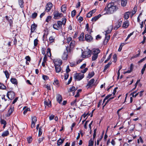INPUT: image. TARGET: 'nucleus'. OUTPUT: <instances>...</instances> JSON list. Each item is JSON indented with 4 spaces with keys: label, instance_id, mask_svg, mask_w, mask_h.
<instances>
[{
    "label": "nucleus",
    "instance_id": "f257e3e1",
    "mask_svg": "<svg viewBox=\"0 0 146 146\" xmlns=\"http://www.w3.org/2000/svg\"><path fill=\"white\" fill-rule=\"evenodd\" d=\"M116 3L111 2L108 4L107 5V12L108 13L112 14L116 11L118 9Z\"/></svg>",
    "mask_w": 146,
    "mask_h": 146
},
{
    "label": "nucleus",
    "instance_id": "f03ea898",
    "mask_svg": "<svg viewBox=\"0 0 146 146\" xmlns=\"http://www.w3.org/2000/svg\"><path fill=\"white\" fill-rule=\"evenodd\" d=\"M100 50L98 48H94L92 50L91 55H92V61H95L97 58L98 54L100 53Z\"/></svg>",
    "mask_w": 146,
    "mask_h": 146
},
{
    "label": "nucleus",
    "instance_id": "7ed1b4c3",
    "mask_svg": "<svg viewBox=\"0 0 146 146\" xmlns=\"http://www.w3.org/2000/svg\"><path fill=\"white\" fill-rule=\"evenodd\" d=\"M84 77V74L80 73H76L74 74V78L77 81H80Z\"/></svg>",
    "mask_w": 146,
    "mask_h": 146
},
{
    "label": "nucleus",
    "instance_id": "20e7f679",
    "mask_svg": "<svg viewBox=\"0 0 146 146\" xmlns=\"http://www.w3.org/2000/svg\"><path fill=\"white\" fill-rule=\"evenodd\" d=\"M66 19L64 17L62 19V21H57V25L60 29L62 28V25L64 26L66 23Z\"/></svg>",
    "mask_w": 146,
    "mask_h": 146
},
{
    "label": "nucleus",
    "instance_id": "39448f33",
    "mask_svg": "<svg viewBox=\"0 0 146 146\" xmlns=\"http://www.w3.org/2000/svg\"><path fill=\"white\" fill-rule=\"evenodd\" d=\"M54 18L55 19H58L63 16V15L57 11H55L53 12Z\"/></svg>",
    "mask_w": 146,
    "mask_h": 146
},
{
    "label": "nucleus",
    "instance_id": "423d86ee",
    "mask_svg": "<svg viewBox=\"0 0 146 146\" xmlns=\"http://www.w3.org/2000/svg\"><path fill=\"white\" fill-rule=\"evenodd\" d=\"M92 50H88V51H85L82 53V56L83 58H87L91 56Z\"/></svg>",
    "mask_w": 146,
    "mask_h": 146
},
{
    "label": "nucleus",
    "instance_id": "0eeeda50",
    "mask_svg": "<svg viewBox=\"0 0 146 146\" xmlns=\"http://www.w3.org/2000/svg\"><path fill=\"white\" fill-rule=\"evenodd\" d=\"M7 96L9 99L10 100H12L15 97V93L13 91H10L8 92Z\"/></svg>",
    "mask_w": 146,
    "mask_h": 146
},
{
    "label": "nucleus",
    "instance_id": "6e6552de",
    "mask_svg": "<svg viewBox=\"0 0 146 146\" xmlns=\"http://www.w3.org/2000/svg\"><path fill=\"white\" fill-rule=\"evenodd\" d=\"M95 81V80L94 78L91 79L88 82L86 86L87 87V88H91L93 86V84Z\"/></svg>",
    "mask_w": 146,
    "mask_h": 146
},
{
    "label": "nucleus",
    "instance_id": "1a4fd4ad",
    "mask_svg": "<svg viewBox=\"0 0 146 146\" xmlns=\"http://www.w3.org/2000/svg\"><path fill=\"white\" fill-rule=\"evenodd\" d=\"M68 51L67 48L66 47V50H65L63 53L62 56V58L64 60H66L68 58Z\"/></svg>",
    "mask_w": 146,
    "mask_h": 146
},
{
    "label": "nucleus",
    "instance_id": "9d476101",
    "mask_svg": "<svg viewBox=\"0 0 146 146\" xmlns=\"http://www.w3.org/2000/svg\"><path fill=\"white\" fill-rule=\"evenodd\" d=\"M52 7V4L51 2H48L46 5V11L47 12L50 11Z\"/></svg>",
    "mask_w": 146,
    "mask_h": 146
},
{
    "label": "nucleus",
    "instance_id": "9b49d317",
    "mask_svg": "<svg viewBox=\"0 0 146 146\" xmlns=\"http://www.w3.org/2000/svg\"><path fill=\"white\" fill-rule=\"evenodd\" d=\"M85 39L88 42H90L93 40L92 37L90 35L88 34L85 35Z\"/></svg>",
    "mask_w": 146,
    "mask_h": 146
},
{
    "label": "nucleus",
    "instance_id": "f8f14e48",
    "mask_svg": "<svg viewBox=\"0 0 146 146\" xmlns=\"http://www.w3.org/2000/svg\"><path fill=\"white\" fill-rule=\"evenodd\" d=\"M6 18L7 20H8L9 22L10 26L11 27H13V18L11 17H8L6 16Z\"/></svg>",
    "mask_w": 146,
    "mask_h": 146
},
{
    "label": "nucleus",
    "instance_id": "ddd939ff",
    "mask_svg": "<svg viewBox=\"0 0 146 146\" xmlns=\"http://www.w3.org/2000/svg\"><path fill=\"white\" fill-rule=\"evenodd\" d=\"M54 66H60L62 64V60H57L54 62Z\"/></svg>",
    "mask_w": 146,
    "mask_h": 146
},
{
    "label": "nucleus",
    "instance_id": "4468645a",
    "mask_svg": "<svg viewBox=\"0 0 146 146\" xmlns=\"http://www.w3.org/2000/svg\"><path fill=\"white\" fill-rule=\"evenodd\" d=\"M129 26V21H128L127 20L123 22L122 25V27L124 29H126Z\"/></svg>",
    "mask_w": 146,
    "mask_h": 146
},
{
    "label": "nucleus",
    "instance_id": "2eb2a0df",
    "mask_svg": "<svg viewBox=\"0 0 146 146\" xmlns=\"http://www.w3.org/2000/svg\"><path fill=\"white\" fill-rule=\"evenodd\" d=\"M56 100L60 104L62 101V96L60 94H57L56 96Z\"/></svg>",
    "mask_w": 146,
    "mask_h": 146
},
{
    "label": "nucleus",
    "instance_id": "dca6fc26",
    "mask_svg": "<svg viewBox=\"0 0 146 146\" xmlns=\"http://www.w3.org/2000/svg\"><path fill=\"white\" fill-rule=\"evenodd\" d=\"M44 104L45 106H48V107H50L51 105V102L48 99V100H46V101H44Z\"/></svg>",
    "mask_w": 146,
    "mask_h": 146
},
{
    "label": "nucleus",
    "instance_id": "f3484780",
    "mask_svg": "<svg viewBox=\"0 0 146 146\" xmlns=\"http://www.w3.org/2000/svg\"><path fill=\"white\" fill-rule=\"evenodd\" d=\"M76 90L77 88L74 86H72L70 87L68 89V91L69 92H74L76 91Z\"/></svg>",
    "mask_w": 146,
    "mask_h": 146
},
{
    "label": "nucleus",
    "instance_id": "a211bd4d",
    "mask_svg": "<svg viewBox=\"0 0 146 146\" xmlns=\"http://www.w3.org/2000/svg\"><path fill=\"white\" fill-rule=\"evenodd\" d=\"M14 111V109L13 107H11L10 108L7 114V116L9 117L13 111Z\"/></svg>",
    "mask_w": 146,
    "mask_h": 146
},
{
    "label": "nucleus",
    "instance_id": "6ab92c4d",
    "mask_svg": "<svg viewBox=\"0 0 146 146\" xmlns=\"http://www.w3.org/2000/svg\"><path fill=\"white\" fill-rule=\"evenodd\" d=\"M112 62L111 61L109 62L108 63L105 65L104 67L103 72H105L107 69H108L111 64Z\"/></svg>",
    "mask_w": 146,
    "mask_h": 146
},
{
    "label": "nucleus",
    "instance_id": "aec40b11",
    "mask_svg": "<svg viewBox=\"0 0 146 146\" xmlns=\"http://www.w3.org/2000/svg\"><path fill=\"white\" fill-rule=\"evenodd\" d=\"M37 25L34 24L31 25V32H33L36 29Z\"/></svg>",
    "mask_w": 146,
    "mask_h": 146
},
{
    "label": "nucleus",
    "instance_id": "412c9836",
    "mask_svg": "<svg viewBox=\"0 0 146 146\" xmlns=\"http://www.w3.org/2000/svg\"><path fill=\"white\" fill-rule=\"evenodd\" d=\"M64 139H59L57 141V144L58 145H61L64 142Z\"/></svg>",
    "mask_w": 146,
    "mask_h": 146
},
{
    "label": "nucleus",
    "instance_id": "4be33fe9",
    "mask_svg": "<svg viewBox=\"0 0 146 146\" xmlns=\"http://www.w3.org/2000/svg\"><path fill=\"white\" fill-rule=\"evenodd\" d=\"M55 69L56 72L59 73L61 71V69L60 68V66H55Z\"/></svg>",
    "mask_w": 146,
    "mask_h": 146
},
{
    "label": "nucleus",
    "instance_id": "5701e85b",
    "mask_svg": "<svg viewBox=\"0 0 146 146\" xmlns=\"http://www.w3.org/2000/svg\"><path fill=\"white\" fill-rule=\"evenodd\" d=\"M94 75V72L92 71L90 72H89L88 74L87 78L89 79L92 77Z\"/></svg>",
    "mask_w": 146,
    "mask_h": 146
},
{
    "label": "nucleus",
    "instance_id": "b1692460",
    "mask_svg": "<svg viewBox=\"0 0 146 146\" xmlns=\"http://www.w3.org/2000/svg\"><path fill=\"white\" fill-rule=\"evenodd\" d=\"M47 57L46 56H45L43 58V62H42V65L44 67L45 66V63L47 60Z\"/></svg>",
    "mask_w": 146,
    "mask_h": 146
},
{
    "label": "nucleus",
    "instance_id": "393cba45",
    "mask_svg": "<svg viewBox=\"0 0 146 146\" xmlns=\"http://www.w3.org/2000/svg\"><path fill=\"white\" fill-rule=\"evenodd\" d=\"M66 10V6L65 5H62L61 7V11L64 13Z\"/></svg>",
    "mask_w": 146,
    "mask_h": 146
},
{
    "label": "nucleus",
    "instance_id": "a878e982",
    "mask_svg": "<svg viewBox=\"0 0 146 146\" xmlns=\"http://www.w3.org/2000/svg\"><path fill=\"white\" fill-rule=\"evenodd\" d=\"M9 132L7 130L4 131L1 135V136L3 137L9 135Z\"/></svg>",
    "mask_w": 146,
    "mask_h": 146
},
{
    "label": "nucleus",
    "instance_id": "bb28decb",
    "mask_svg": "<svg viewBox=\"0 0 146 146\" xmlns=\"http://www.w3.org/2000/svg\"><path fill=\"white\" fill-rule=\"evenodd\" d=\"M55 37L52 36H50L49 38V41L50 43H52L54 42Z\"/></svg>",
    "mask_w": 146,
    "mask_h": 146
},
{
    "label": "nucleus",
    "instance_id": "cd10ccee",
    "mask_svg": "<svg viewBox=\"0 0 146 146\" xmlns=\"http://www.w3.org/2000/svg\"><path fill=\"white\" fill-rule=\"evenodd\" d=\"M127 3V0H121V5L123 7L125 6Z\"/></svg>",
    "mask_w": 146,
    "mask_h": 146
},
{
    "label": "nucleus",
    "instance_id": "c85d7f7f",
    "mask_svg": "<svg viewBox=\"0 0 146 146\" xmlns=\"http://www.w3.org/2000/svg\"><path fill=\"white\" fill-rule=\"evenodd\" d=\"M130 14V13L129 12H126L124 15V17L125 19H127L129 17V15Z\"/></svg>",
    "mask_w": 146,
    "mask_h": 146
},
{
    "label": "nucleus",
    "instance_id": "c756f323",
    "mask_svg": "<svg viewBox=\"0 0 146 146\" xmlns=\"http://www.w3.org/2000/svg\"><path fill=\"white\" fill-rule=\"evenodd\" d=\"M11 82L13 84H16L17 83V80L15 78H11Z\"/></svg>",
    "mask_w": 146,
    "mask_h": 146
},
{
    "label": "nucleus",
    "instance_id": "7c9ffc66",
    "mask_svg": "<svg viewBox=\"0 0 146 146\" xmlns=\"http://www.w3.org/2000/svg\"><path fill=\"white\" fill-rule=\"evenodd\" d=\"M107 35V34H106V37L104 40L105 42H106V43L108 42L110 38V35Z\"/></svg>",
    "mask_w": 146,
    "mask_h": 146
},
{
    "label": "nucleus",
    "instance_id": "2f4dec72",
    "mask_svg": "<svg viewBox=\"0 0 146 146\" xmlns=\"http://www.w3.org/2000/svg\"><path fill=\"white\" fill-rule=\"evenodd\" d=\"M75 42L74 40H72L70 44V48H72L75 45Z\"/></svg>",
    "mask_w": 146,
    "mask_h": 146
},
{
    "label": "nucleus",
    "instance_id": "473e14b6",
    "mask_svg": "<svg viewBox=\"0 0 146 146\" xmlns=\"http://www.w3.org/2000/svg\"><path fill=\"white\" fill-rule=\"evenodd\" d=\"M19 4L20 6V7L22 8L23 7V0H18Z\"/></svg>",
    "mask_w": 146,
    "mask_h": 146
},
{
    "label": "nucleus",
    "instance_id": "72a5a7b5",
    "mask_svg": "<svg viewBox=\"0 0 146 146\" xmlns=\"http://www.w3.org/2000/svg\"><path fill=\"white\" fill-rule=\"evenodd\" d=\"M84 38V34L83 33L81 34L78 38L80 41H83Z\"/></svg>",
    "mask_w": 146,
    "mask_h": 146
},
{
    "label": "nucleus",
    "instance_id": "f704fd0d",
    "mask_svg": "<svg viewBox=\"0 0 146 146\" xmlns=\"http://www.w3.org/2000/svg\"><path fill=\"white\" fill-rule=\"evenodd\" d=\"M47 54L48 56L49 57H50L51 56L50 52V49L49 48H47Z\"/></svg>",
    "mask_w": 146,
    "mask_h": 146
},
{
    "label": "nucleus",
    "instance_id": "c9c22d12",
    "mask_svg": "<svg viewBox=\"0 0 146 146\" xmlns=\"http://www.w3.org/2000/svg\"><path fill=\"white\" fill-rule=\"evenodd\" d=\"M112 30V28L111 27H109L108 28V29L106 30V31H105L106 34H108L109 33H111Z\"/></svg>",
    "mask_w": 146,
    "mask_h": 146
},
{
    "label": "nucleus",
    "instance_id": "e433bc0d",
    "mask_svg": "<svg viewBox=\"0 0 146 146\" xmlns=\"http://www.w3.org/2000/svg\"><path fill=\"white\" fill-rule=\"evenodd\" d=\"M53 28L55 29L58 30L60 29L59 27H58L57 24H54L53 25Z\"/></svg>",
    "mask_w": 146,
    "mask_h": 146
},
{
    "label": "nucleus",
    "instance_id": "4c0bfd02",
    "mask_svg": "<svg viewBox=\"0 0 146 146\" xmlns=\"http://www.w3.org/2000/svg\"><path fill=\"white\" fill-rule=\"evenodd\" d=\"M31 119L32 122L35 123L37 121L36 117L34 116H32L31 117Z\"/></svg>",
    "mask_w": 146,
    "mask_h": 146
},
{
    "label": "nucleus",
    "instance_id": "58836bf2",
    "mask_svg": "<svg viewBox=\"0 0 146 146\" xmlns=\"http://www.w3.org/2000/svg\"><path fill=\"white\" fill-rule=\"evenodd\" d=\"M32 140L33 138L31 137H28L27 138V140L29 143H31Z\"/></svg>",
    "mask_w": 146,
    "mask_h": 146
},
{
    "label": "nucleus",
    "instance_id": "ea45409f",
    "mask_svg": "<svg viewBox=\"0 0 146 146\" xmlns=\"http://www.w3.org/2000/svg\"><path fill=\"white\" fill-rule=\"evenodd\" d=\"M94 143V140L91 139L89 141V145L88 146H92Z\"/></svg>",
    "mask_w": 146,
    "mask_h": 146
},
{
    "label": "nucleus",
    "instance_id": "a19ab883",
    "mask_svg": "<svg viewBox=\"0 0 146 146\" xmlns=\"http://www.w3.org/2000/svg\"><path fill=\"white\" fill-rule=\"evenodd\" d=\"M122 20H120L119 22L118 23L117 25L116 26V27L115 28H116V29H118L119 27H120L121 25V23H122Z\"/></svg>",
    "mask_w": 146,
    "mask_h": 146
},
{
    "label": "nucleus",
    "instance_id": "79ce46f5",
    "mask_svg": "<svg viewBox=\"0 0 146 146\" xmlns=\"http://www.w3.org/2000/svg\"><path fill=\"white\" fill-rule=\"evenodd\" d=\"M6 87L3 84L0 83V89L4 90L5 89Z\"/></svg>",
    "mask_w": 146,
    "mask_h": 146
},
{
    "label": "nucleus",
    "instance_id": "37998d69",
    "mask_svg": "<svg viewBox=\"0 0 146 146\" xmlns=\"http://www.w3.org/2000/svg\"><path fill=\"white\" fill-rule=\"evenodd\" d=\"M38 40L37 39H35L34 41V44L35 46H36L38 43Z\"/></svg>",
    "mask_w": 146,
    "mask_h": 146
},
{
    "label": "nucleus",
    "instance_id": "c03bdc74",
    "mask_svg": "<svg viewBox=\"0 0 146 146\" xmlns=\"http://www.w3.org/2000/svg\"><path fill=\"white\" fill-rule=\"evenodd\" d=\"M4 72L5 74L6 77L7 78H9V74L7 70H6L5 71H4Z\"/></svg>",
    "mask_w": 146,
    "mask_h": 146
},
{
    "label": "nucleus",
    "instance_id": "a18cd8bd",
    "mask_svg": "<svg viewBox=\"0 0 146 146\" xmlns=\"http://www.w3.org/2000/svg\"><path fill=\"white\" fill-rule=\"evenodd\" d=\"M88 70V68H85L84 69L82 70L81 71V73H82L83 74L84 73H86V72Z\"/></svg>",
    "mask_w": 146,
    "mask_h": 146
},
{
    "label": "nucleus",
    "instance_id": "49530a36",
    "mask_svg": "<svg viewBox=\"0 0 146 146\" xmlns=\"http://www.w3.org/2000/svg\"><path fill=\"white\" fill-rule=\"evenodd\" d=\"M89 25L88 23H87L86 25V28L87 31H88L89 33L90 34L91 33V31H90L89 30Z\"/></svg>",
    "mask_w": 146,
    "mask_h": 146
},
{
    "label": "nucleus",
    "instance_id": "de8ad7c7",
    "mask_svg": "<svg viewBox=\"0 0 146 146\" xmlns=\"http://www.w3.org/2000/svg\"><path fill=\"white\" fill-rule=\"evenodd\" d=\"M133 34V33H130V34H129L127 38H126V39H125V41H126L128 39L130 38V37Z\"/></svg>",
    "mask_w": 146,
    "mask_h": 146
},
{
    "label": "nucleus",
    "instance_id": "09e8293b",
    "mask_svg": "<svg viewBox=\"0 0 146 146\" xmlns=\"http://www.w3.org/2000/svg\"><path fill=\"white\" fill-rule=\"evenodd\" d=\"M76 99L72 102L70 104L71 106H74L76 104Z\"/></svg>",
    "mask_w": 146,
    "mask_h": 146
},
{
    "label": "nucleus",
    "instance_id": "8fccbe9b",
    "mask_svg": "<svg viewBox=\"0 0 146 146\" xmlns=\"http://www.w3.org/2000/svg\"><path fill=\"white\" fill-rule=\"evenodd\" d=\"M113 97L110 98L105 103V104L103 106V108H104V107L109 102L110 100L113 99Z\"/></svg>",
    "mask_w": 146,
    "mask_h": 146
},
{
    "label": "nucleus",
    "instance_id": "3c124183",
    "mask_svg": "<svg viewBox=\"0 0 146 146\" xmlns=\"http://www.w3.org/2000/svg\"><path fill=\"white\" fill-rule=\"evenodd\" d=\"M92 14L91 12H89L87 15V17L88 18L92 16Z\"/></svg>",
    "mask_w": 146,
    "mask_h": 146
},
{
    "label": "nucleus",
    "instance_id": "603ef678",
    "mask_svg": "<svg viewBox=\"0 0 146 146\" xmlns=\"http://www.w3.org/2000/svg\"><path fill=\"white\" fill-rule=\"evenodd\" d=\"M51 17L50 16H48L46 19V21L48 22L51 20Z\"/></svg>",
    "mask_w": 146,
    "mask_h": 146
},
{
    "label": "nucleus",
    "instance_id": "864d4df0",
    "mask_svg": "<svg viewBox=\"0 0 146 146\" xmlns=\"http://www.w3.org/2000/svg\"><path fill=\"white\" fill-rule=\"evenodd\" d=\"M30 111V109L29 108H27V109H25L23 113L24 114H25L27 111Z\"/></svg>",
    "mask_w": 146,
    "mask_h": 146
},
{
    "label": "nucleus",
    "instance_id": "5fc2aeb1",
    "mask_svg": "<svg viewBox=\"0 0 146 146\" xmlns=\"http://www.w3.org/2000/svg\"><path fill=\"white\" fill-rule=\"evenodd\" d=\"M37 13H34L32 14V17L33 18H35L37 16Z\"/></svg>",
    "mask_w": 146,
    "mask_h": 146
},
{
    "label": "nucleus",
    "instance_id": "6e6d98bb",
    "mask_svg": "<svg viewBox=\"0 0 146 146\" xmlns=\"http://www.w3.org/2000/svg\"><path fill=\"white\" fill-rule=\"evenodd\" d=\"M111 54H110V55L108 57V58H107V59L106 60H105V61H104L105 63H106L110 59V58H111Z\"/></svg>",
    "mask_w": 146,
    "mask_h": 146
},
{
    "label": "nucleus",
    "instance_id": "4d7b16f0",
    "mask_svg": "<svg viewBox=\"0 0 146 146\" xmlns=\"http://www.w3.org/2000/svg\"><path fill=\"white\" fill-rule=\"evenodd\" d=\"M42 78L45 80H46L48 79V76L46 75H43L42 76Z\"/></svg>",
    "mask_w": 146,
    "mask_h": 146
},
{
    "label": "nucleus",
    "instance_id": "13d9d810",
    "mask_svg": "<svg viewBox=\"0 0 146 146\" xmlns=\"http://www.w3.org/2000/svg\"><path fill=\"white\" fill-rule=\"evenodd\" d=\"M76 11L75 10H73L72 12L71 13V15L72 17H73L76 15Z\"/></svg>",
    "mask_w": 146,
    "mask_h": 146
},
{
    "label": "nucleus",
    "instance_id": "bf43d9fd",
    "mask_svg": "<svg viewBox=\"0 0 146 146\" xmlns=\"http://www.w3.org/2000/svg\"><path fill=\"white\" fill-rule=\"evenodd\" d=\"M98 19V18L96 16L93 17L92 19V21H97Z\"/></svg>",
    "mask_w": 146,
    "mask_h": 146
},
{
    "label": "nucleus",
    "instance_id": "052dcab7",
    "mask_svg": "<svg viewBox=\"0 0 146 146\" xmlns=\"http://www.w3.org/2000/svg\"><path fill=\"white\" fill-rule=\"evenodd\" d=\"M42 132L41 131V129L40 127L38 131V136H40L42 134Z\"/></svg>",
    "mask_w": 146,
    "mask_h": 146
},
{
    "label": "nucleus",
    "instance_id": "680f3d73",
    "mask_svg": "<svg viewBox=\"0 0 146 146\" xmlns=\"http://www.w3.org/2000/svg\"><path fill=\"white\" fill-rule=\"evenodd\" d=\"M68 73H66L64 75V79H65V80H66L68 77L69 74Z\"/></svg>",
    "mask_w": 146,
    "mask_h": 146
},
{
    "label": "nucleus",
    "instance_id": "e2e57ef3",
    "mask_svg": "<svg viewBox=\"0 0 146 146\" xmlns=\"http://www.w3.org/2000/svg\"><path fill=\"white\" fill-rule=\"evenodd\" d=\"M72 38L71 37H68L67 39V42L68 43H69L70 41H71Z\"/></svg>",
    "mask_w": 146,
    "mask_h": 146
},
{
    "label": "nucleus",
    "instance_id": "0e129e2a",
    "mask_svg": "<svg viewBox=\"0 0 146 146\" xmlns=\"http://www.w3.org/2000/svg\"><path fill=\"white\" fill-rule=\"evenodd\" d=\"M1 123L2 124H4V125H6V121L3 119L1 120Z\"/></svg>",
    "mask_w": 146,
    "mask_h": 146
},
{
    "label": "nucleus",
    "instance_id": "69168bd1",
    "mask_svg": "<svg viewBox=\"0 0 146 146\" xmlns=\"http://www.w3.org/2000/svg\"><path fill=\"white\" fill-rule=\"evenodd\" d=\"M70 71V70L69 69V66H67L66 69V73H68Z\"/></svg>",
    "mask_w": 146,
    "mask_h": 146
},
{
    "label": "nucleus",
    "instance_id": "338daca9",
    "mask_svg": "<svg viewBox=\"0 0 146 146\" xmlns=\"http://www.w3.org/2000/svg\"><path fill=\"white\" fill-rule=\"evenodd\" d=\"M86 63H84L80 67V68L82 69L84 68L86 66Z\"/></svg>",
    "mask_w": 146,
    "mask_h": 146
},
{
    "label": "nucleus",
    "instance_id": "774afa93",
    "mask_svg": "<svg viewBox=\"0 0 146 146\" xmlns=\"http://www.w3.org/2000/svg\"><path fill=\"white\" fill-rule=\"evenodd\" d=\"M146 33V24L145 25V29L144 31L142 33V34L144 35L145 33Z\"/></svg>",
    "mask_w": 146,
    "mask_h": 146
}]
</instances>
